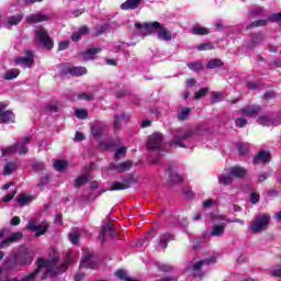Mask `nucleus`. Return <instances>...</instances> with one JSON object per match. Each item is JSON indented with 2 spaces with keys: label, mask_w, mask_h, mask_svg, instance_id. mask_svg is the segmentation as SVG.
Segmentation results:
<instances>
[{
  "label": "nucleus",
  "mask_w": 281,
  "mask_h": 281,
  "mask_svg": "<svg viewBox=\"0 0 281 281\" xmlns=\"http://www.w3.org/2000/svg\"><path fill=\"white\" fill-rule=\"evenodd\" d=\"M87 180H88V178L86 175L77 178L75 181V188H80V186H85V183H87Z\"/></svg>",
  "instance_id": "nucleus-49"
},
{
  "label": "nucleus",
  "mask_w": 281,
  "mask_h": 281,
  "mask_svg": "<svg viewBox=\"0 0 281 281\" xmlns=\"http://www.w3.org/2000/svg\"><path fill=\"white\" fill-rule=\"evenodd\" d=\"M226 172H228V175L235 179H243V177H247V169L238 165L228 168Z\"/></svg>",
  "instance_id": "nucleus-14"
},
{
  "label": "nucleus",
  "mask_w": 281,
  "mask_h": 281,
  "mask_svg": "<svg viewBox=\"0 0 281 281\" xmlns=\"http://www.w3.org/2000/svg\"><path fill=\"white\" fill-rule=\"evenodd\" d=\"M80 238V229L75 228L69 233V240L72 245H78V239Z\"/></svg>",
  "instance_id": "nucleus-34"
},
{
  "label": "nucleus",
  "mask_w": 281,
  "mask_h": 281,
  "mask_svg": "<svg viewBox=\"0 0 281 281\" xmlns=\"http://www.w3.org/2000/svg\"><path fill=\"white\" fill-rule=\"evenodd\" d=\"M213 262H216V258L211 257L201 261L191 262L189 265V269L193 271V273H196L198 271H201V267H203V265H212Z\"/></svg>",
  "instance_id": "nucleus-15"
},
{
  "label": "nucleus",
  "mask_w": 281,
  "mask_h": 281,
  "mask_svg": "<svg viewBox=\"0 0 281 281\" xmlns=\"http://www.w3.org/2000/svg\"><path fill=\"white\" fill-rule=\"evenodd\" d=\"M216 204V201L214 200H205L203 202V207L204 210H207L209 207H212V205H215Z\"/></svg>",
  "instance_id": "nucleus-60"
},
{
  "label": "nucleus",
  "mask_w": 281,
  "mask_h": 281,
  "mask_svg": "<svg viewBox=\"0 0 281 281\" xmlns=\"http://www.w3.org/2000/svg\"><path fill=\"white\" fill-rule=\"evenodd\" d=\"M187 65L191 71H203L205 69V66L201 61L189 63Z\"/></svg>",
  "instance_id": "nucleus-38"
},
{
  "label": "nucleus",
  "mask_w": 281,
  "mask_h": 281,
  "mask_svg": "<svg viewBox=\"0 0 281 281\" xmlns=\"http://www.w3.org/2000/svg\"><path fill=\"white\" fill-rule=\"evenodd\" d=\"M16 65H21L22 67H32L34 65V53L32 50H26L25 57L15 58Z\"/></svg>",
  "instance_id": "nucleus-12"
},
{
  "label": "nucleus",
  "mask_w": 281,
  "mask_h": 281,
  "mask_svg": "<svg viewBox=\"0 0 281 281\" xmlns=\"http://www.w3.org/2000/svg\"><path fill=\"white\" fill-rule=\"evenodd\" d=\"M75 115L79 120H87V117H88L87 110H76Z\"/></svg>",
  "instance_id": "nucleus-50"
},
{
  "label": "nucleus",
  "mask_w": 281,
  "mask_h": 281,
  "mask_svg": "<svg viewBox=\"0 0 281 281\" xmlns=\"http://www.w3.org/2000/svg\"><path fill=\"white\" fill-rule=\"evenodd\" d=\"M115 276L116 278H119V280H127L128 279V276L126 274V271L125 270H117L115 272Z\"/></svg>",
  "instance_id": "nucleus-53"
},
{
  "label": "nucleus",
  "mask_w": 281,
  "mask_h": 281,
  "mask_svg": "<svg viewBox=\"0 0 281 281\" xmlns=\"http://www.w3.org/2000/svg\"><path fill=\"white\" fill-rule=\"evenodd\" d=\"M267 21L268 20H257L248 25L247 30H250V27H263V25H267Z\"/></svg>",
  "instance_id": "nucleus-45"
},
{
  "label": "nucleus",
  "mask_w": 281,
  "mask_h": 281,
  "mask_svg": "<svg viewBox=\"0 0 281 281\" xmlns=\"http://www.w3.org/2000/svg\"><path fill=\"white\" fill-rule=\"evenodd\" d=\"M209 218L212 223H221V224L213 225L210 236L212 238H221V236H224L225 235V223L229 222V220H227V217L225 215H221L217 212L211 213Z\"/></svg>",
  "instance_id": "nucleus-5"
},
{
  "label": "nucleus",
  "mask_w": 281,
  "mask_h": 281,
  "mask_svg": "<svg viewBox=\"0 0 281 281\" xmlns=\"http://www.w3.org/2000/svg\"><path fill=\"white\" fill-rule=\"evenodd\" d=\"M114 235H115V231L113 229V224L108 223L101 227L99 238L100 240H102V243H104V236H114Z\"/></svg>",
  "instance_id": "nucleus-23"
},
{
  "label": "nucleus",
  "mask_w": 281,
  "mask_h": 281,
  "mask_svg": "<svg viewBox=\"0 0 281 281\" xmlns=\"http://www.w3.org/2000/svg\"><path fill=\"white\" fill-rule=\"evenodd\" d=\"M8 106L7 103L0 102V123L1 124H14V112L8 110L5 111V108Z\"/></svg>",
  "instance_id": "nucleus-10"
},
{
  "label": "nucleus",
  "mask_w": 281,
  "mask_h": 281,
  "mask_svg": "<svg viewBox=\"0 0 281 281\" xmlns=\"http://www.w3.org/2000/svg\"><path fill=\"white\" fill-rule=\"evenodd\" d=\"M91 133L93 137H102V133H104V125L102 124H97L92 126Z\"/></svg>",
  "instance_id": "nucleus-36"
},
{
  "label": "nucleus",
  "mask_w": 281,
  "mask_h": 281,
  "mask_svg": "<svg viewBox=\"0 0 281 281\" xmlns=\"http://www.w3.org/2000/svg\"><path fill=\"white\" fill-rule=\"evenodd\" d=\"M124 120H126L125 113H121L114 116V121H113L114 131H120V128H122V122H124Z\"/></svg>",
  "instance_id": "nucleus-29"
},
{
  "label": "nucleus",
  "mask_w": 281,
  "mask_h": 281,
  "mask_svg": "<svg viewBox=\"0 0 281 281\" xmlns=\"http://www.w3.org/2000/svg\"><path fill=\"white\" fill-rule=\"evenodd\" d=\"M19 168L16 162H7L3 168V175H12Z\"/></svg>",
  "instance_id": "nucleus-37"
},
{
  "label": "nucleus",
  "mask_w": 281,
  "mask_h": 281,
  "mask_svg": "<svg viewBox=\"0 0 281 281\" xmlns=\"http://www.w3.org/2000/svg\"><path fill=\"white\" fill-rule=\"evenodd\" d=\"M49 228V224L47 222H42L41 224H36V220L29 221L26 225V229L30 232H34L35 236H43L47 229Z\"/></svg>",
  "instance_id": "nucleus-9"
},
{
  "label": "nucleus",
  "mask_w": 281,
  "mask_h": 281,
  "mask_svg": "<svg viewBox=\"0 0 281 281\" xmlns=\"http://www.w3.org/2000/svg\"><path fill=\"white\" fill-rule=\"evenodd\" d=\"M271 276H274L276 278H281V266H279L278 268L273 269L271 271Z\"/></svg>",
  "instance_id": "nucleus-64"
},
{
  "label": "nucleus",
  "mask_w": 281,
  "mask_h": 281,
  "mask_svg": "<svg viewBox=\"0 0 281 281\" xmlns=\"http://www.w3.org/2000/svg\"><path fill=\"white\" fill-rule=\"evenodd\" d=\"M79 267L80 269H95L98 263L93 259V254L90 251H85Z\"/></svg>",
  "instance_id": "nucleus-11"
},
{
  "label": "nucleus",
  "mask_w": 281,
  "mask_h": 281,
  "mask_svg": "<svg viewBox=\"0 0 281 281\" xmlns=\"http://www.w3.org/2000/svg\"><path fill=\"white\" fill-rule=\"evenodd\" d=\"M235 124L239 128H244V126H247V120H245L243 117H238V119H236Z\"/></svg>",
  "instance_id": "nucleus-54"
},
{
  "label": "nucleus",
  "mask_w": 281,
  "mask_h": 281,
  "mask_svg": "<svg viewBox=\"0 0 281 281\" xmlns=\"http://www.w3.org/2000/svg\"><path fill=\"white\" fill-rule=\"evenodd\" d=\"M147 148L154 153H161L164 150V134L159 132L151 134L147 142Z\"/></svg>",
  "instance_id": "nucleus-7"
},
{
  "label": "nucleus",
  "mask_w": 281,
  "mask_h": 281,
  "mask_svg": "<svg viewBox=\"0 0 281 281\" xmlns=\"http://www.w3.org/2000/svg\"><path fill=\"white\" fill-rule=\"evenodd\" d=\"M170 181L172 183H181V181H183V178L179 173H171Z\"/></svg>",
  "instance_id": "nucleus-51"
},
{
  "label": "nucleus",
  "mask_w": 281,
  "mask_h": 281,
  "mask_svg": "<svg viewBox=\"0 0 281 281\" xmlns=\"http://www.w3.org/2000/svg\"><path fill=\"white\" fill-rule=\"evenodd\" d=\"M269 223H271V215L261 213L251 222L250 229L254 234L265 232L269 227Z\"/></svg>",
  "instance_id": "nucleus-6"
},
{
  "label": "nucleus",
  "mask_w": 281,
  "mask_h": 281,
  "mask_svg": "<svg viewBox=\"0 0 281 281\" xmlns=\"http://www.w3.org/2000/svg\"><path fill=\"white\" fill-rule=\"evenodd\" d=\"M78 100L91 101L93 100V94L81 93L78 95Z\"/></svg>",
  "instance_id": "nucleus-57"
},
{
  "label": "nucleus",
  "mask_w": 281,
  "mask_h": 281,
  "mask_svg": "<svg viewBox=\"0 0 281 281\" xmlns=\"http://www.w3.org/2000/svg\"><path fill=\"white\" fill-rule=\"evenodd\" d=\"M258 201H260V194L256 192L250 193V203H252V205H256Z\"/></svg>",
  "instance_id": "nucleus-55"
},
{
  "label": "nucleus",
  "mask_w": 281,
  "mask_h": 281,
  "mask_svg": "<svg viewBox=\"0 0 281 281\" xmlns=\"http://www.w3.org/2000/svg\"><path fill=\"white\" fill-rule=\"evenodd\" d=\"M0 281H16V279H10L7 276H3V268H0Z\"/></svg>",
  "instance_id": "nucleus-63"
},
{
  "label": "nucleus",
  "mask_w": 281,
  "mask_h": 281,
  "mask_svg": "<svg viewBox=\"0 0 281 281\" xmlns=\"http://www.w3.org/2000/svg\"><path fill=\"white\" fill-rule=\"evenodd\" d=\"M136 27L138 30H145V32H148L149 34L156 32L160 41H171L172 38V34L170 33V31L161 27V24L159 22L145 23L143 25L140 23H136Z\"/></svg>",
  "instance_id": "nucleus-4"
},
{
  "label": "nucleus",
  "mask_w": 281,
  "mask_h": 281,
  "mask_svg": "<svg viewBox=\"0 0 281 281\" xmlns=\"http://www.w3.org/2000/svg\"><path fill=\"white\" fill-rule=\"evenodd\" d=\"M67 166H69V164L66 160H56L54 164V169L57 172H65V170H67Z\"/></svg>",
  "instance_id": "nucleus-32"
},
{
  "label": "nucleus",
  "mask_w": 281,
  "mask_h": 281,
  "mask_svg": "<svg viewBox=\"0 0 281 281\" xmlns=\"http://www.w3.org/2000/svg\"><path fill=\"white\" fill-rule=\"evenodd\" d=\"M207 88H202L200 89L193 97V100H201V98H203L204 95H207Z\"/></svg>",
  "instance_id": "nucleus-48"
},
{
  "label": "nucleus",
  "mask_w": 281,
  "mask_h": 281,
  "mask_svg": "<svg viewBox=\"0 0 281 281\" xmlns=\"http://www.w3.org/2000/svg\"><path fill=\"white\" fill-rule=\"evenodd\" d=\"M257 122L258 124H260V126H273V120H271V117L266 115L259 116Z\"/></svg>",
  "instance_id": "nucleus-35"
},
{
  "label": "nucleus",
  "mask_w": 281,
  "mask_h": 281,
  "mask_svg": "<svg viewBox=\"0 0 281 281\" xmlns=\"http://www.w3.org/2000/svg\"><path fill=\"white\" fill-rule=\"evenodd\" d=\"M32 260H34V258L32 255H27V247L22 246L18 252H14L9 257V259L3 263L2 269L12 271V269H16V267L32 265Z\"/></svg>",
  "instance_id": "nucleus-2"
},
{
  "label": "nucleus",
  "mask_w": 281,
  "mask_h": 281,
  "mask_svg": "<svg viewBox=\"0 0 281 281\" xmlns=\"http://www.w3.org/2000/svg\"><path fill=\"white\" fill-rule=\"evenodd\" d=\"M260 113V106L259 105H249L244 109H241V115H245L246 117H256Z\"/></svg>",
  "instance_id": "nucleus-19"
},
{
  "label": "nucleus",
  "mask_w": 281,
  "mask_h": 281,
  "mask_svg": "<svg viewBox=\"0 0 281 281\" xmlns=\"http://www.w3.org/2000/svg\"><path fill=\"white\" fill-rule=\"evenodd\" d=\"M211 102L213 104H216V102H223V94L220 93V92H213L212 98H211Z\"/></svg>",
  "instance_id": "nucleus-47"
},
{
  "label": "nucleus",
  "mask_w": 281,
  "mask_h": 281,
  "mask_svg": "<svg viewBox=\"0 0 281 281\" xmlns=\"http://www.w3.org/2000/svg\"><path fill=\"white\" fill-rule=\"evenodd\" d=\"M172 240V235L165 233L160 236L159 243L157 245L158 249H166L168 247V241Z\"/></svg>",
  "instance_id": "nucleus-26"
},
{
  "label": "nucleus",
  "mask_w": 281,
  "mask_h": 281,
  "mask_svg": "<svg viewBox=\"0 0 281 281\" xmlns=\"http://www.w3.org/2000/svg\"><path fill=\"white\" fill-rule=\"evenodd\" d=\"M27 23L34 25V23H43V21H49V16L43 13H34L26 18Z\"/></svg>",
  "instance_id": "nucleus-21"
},
{
  "label": "nucleus",
  "mask_w": 281,
  "mask_h": 281,
  "mask_svg": "<svg viewBox=\"0 0 281 281\" xmlns=\"http://www.w3.org/2000/svg\"><path fill=\"white\" fill-rule=\"evenodd\" d=\"M21 21H23L22 13L11 15V16L7 18V21L4 22V27L10 30L12 26L19 25V23H21Z\"/></svg>",
  "instance_id": "nucleus-20"
},
{
  "label": "nucleus",
  "mask_w": 281,
  "mask_h": 281,
  "mask_svg": "<svg viewBox=\"0 0 281 281\" xmlns=\"http://www.w3.org/2000/svg\"><path fill=\"white\" fill-rule=\"evenodd\" d=\"M18 203L19 205H27L29 203H32V196L26 194H21L18 196Z\"/></svg>",
  "instance_id": "nucleus-39"
},
{
  "label": "nucleus",
  "mask_w": 281,
  "mask_h": 281,
  "mask_svg": "<svg viewBox=\"0 0 281 281\" xmlns=\"http://www.w3.org/2000/svg\"><path fill=\"white\" fill-rule=\"evenodd\" d=\"M252 161H254L255 166H258L260 164H269V161H271V153H269V150H260L254 157Z\"/></svg>",
  "instance_id": "nucleus-13"
},
{
  "label": "nucleus",
  "mask_w": 281,
  "mask_h": 281,
  "mask_svg": "<svg viewBox=\"0 0 281 281\" xmlns=\"http://www.w3.org/2000/svg\"><path fill=\"white\" fill-rule=\"evenodd\" d=\"M218 67H223V61L221 59H211L206 65V69H216Z\"/></svg>",
  "instance_id": "nucleus-40"
},
{
  "label": "nucleus",
  "mask_w": 281,
  "mask_h": 281,
  "mask_svg": "<svg viewBox=\"0 0 281 281\" xmlns=\"http://www.w3.org/2000/svg\"><path fill=\"white\" fill-rule=\"evenodd\" d=\"M210 33V29L205 26H201L199 24L194 25L192 27V34H195V36H205Z\"/></svg>",
  "instance_id": "nucleus-27"
},
{
  "label": "nucleus",
  "mask_w": 281,
  "mask_h": 281,
  "mask_svg": "<svg viewBox=\"0 0 281 281\" xmlns=\"http://www.w3.org/2000/svg\"><path fill=\"white\" fill-rule=\"evenodd\" d=\"M158 269L160 271H165V273H168V271H172V266L168 263H158Z\"/></svg>",
  "instance_id": "nucleus-52"
},
{
  "label": "nucleus",
  "mask_w": 281,
  "mask_h": 281,
  "mask_svg": "<svg viewBox=\"0 0 281 281\" xmlns=\"http://www.w3.org/2000/svg\"><path fill=\"white\" fill-rule=\"evenodd\" d=\"M124 157H126V147H120L119 149H116L114 154V159L117 161L119 159H122Z\"/></svg>",
  "instance_id": "nucleus-44"
},
{
  "label": "nucleus",
  "mask_w": 281,
  "mask_h": 281,
  "mask_svg": "<svg viewBox=\"0 0 281 281\" xmlns=\"http://www.w3.org/2000/svg\"><path fill=\"white\" fill-rule=\"evenodd\" d=\"M100 52H102L101 47L88 48L83 53V59L85 60H93L95 58L97 54H100Z\"/></svg>",
  "instance_id": "nucleus-25"
},
{
  "label": "nucleus",
  "mask_w": 281,
  "mask_h": 281,
  "mask_svg": "<svg viewBox=\"0 0 281 281\" xmlns=\"http://www.w3.org/2000/svg\"><path fill=\"white\" fill-rule=\"evenodd\" d=\"M35 38L46 49H52L54 47V43H52V37H49V33H47V31L43 27L35 30Z\"/></svg>",
  "instance_id": "nucleus-8"
},
{
  "label": "nucleus",
  "mask_w": 281,
  "mask_h": 281,
  "mask_svg": "<svg viewBox=\"0 0 281 281\" xmlns=\"http://www.w3.org/2000/svg\"><path fill=\"white\" fill-rule=\"evenodd\" d=\"M33 168L35 170H45V164L41 162V161H36L33 164Z\"/></svg>",
  "instance_id": "nucleus-61"
},
{
  "label": "nucleus",
  "mask_w": 281,
  "mask_h": 281,
  "mask_svg": "<svg viewBox=\"0 0 281 281\" xmlns=\"http://www.w3.org/2000/svg\"><path fill=\"white\" fill-rule=\"evenodd\" d=\"M252 43L250 44V48L256 47V45H258V43H262V41H265V37L262 36V34L257 33L255 35H252Z\"/></svg>",
  "instance_id": "nucleus-43"
},
{
  "label": "nucleus",
  "mask_w": 281,
  "mask_h": 281,
  "mask_svg": "<svg viewBox=\"0 0 281 281\" xmlns=\"http://www.w3.org/2000/svg\"><path fill=\"white\" fill-rule=\"evenodd\" d=\"M46 111H50V113H58V105L56 103H50L46 106Z\"/></svg>",
  "instance_id": "nucleus-56"
},
{
  "label": "nucleus",
  "mask_w": 281,
  "mask_h": 281,
  "mask_svg": "<svg viewBox=\"0 0 281 281\" xmlns=\"http://www.w3.org/2000/svg\"><path fill=\"white\" fill-rule=\"evenodd\" d=\"M238 150L239 155H247V153H249V147L247 145H239Z\"/></svg>",
  "instance_id": "nucleus-58"
},
{
  "label": "nucleus",
  "mask_w": 281,
  "mask_h": 281,
  "mask_svg": "<svg viewBox=\"0 0 281 281\" xmlns=\"http://www.w3.org/2000/svg\"><path fill=\"white\" fill-rule=\"evenodd\" d=\"M19 74H21V70L16 68L10 69L4 74V80H14V78H19Z\"/></svg>",
  "instance_id": "nucleus-33"
},
{
  "label": "nucleus",
  "mask_w": 281,
  "mask_h": 281,
  "mask_svg": "<svg viewBox=\"0 0 281 281\" xmlns=\"http://www.w3.org/2000/svg\"><path fill=\"white\" fill-rule=\"evenodd\" d=\"M139 3H142V0H126L124 3L121 4V9L137 10V8H139Z\"/></svg>",
  "instance_id": "nucleus-24"
},
{
  "label": "nucleus",
  "mask_w": 281,
  "mask_h": 281,
  "mask_svg": "<svg viewBox=\"0 0 281 281\" xmlns=\"http://www.w3.org/2000/svg\"><path fill=\"white\" fill-rule=\"evenodd\" d=\"M194 135H203V126L198 127H183L176 130L173 132V140L170 142V146H176L178 148H186L183 145L184 139H190Z\"/></svg>",
  "instance_id": "nucleus-3"
},
{
  "label": "nucleus",
  "mask_w": 281,
  "mask_h": 281,
  "mask_svg": "<svg viewBox=\"0 0 281 281\" xmlns=\"http://www.w3.org/2000/svg\"><path fill=\"white\" fill-rule=\"evenodd\" d=\"M132 183H135V180L125 179V180H123V182H114V183H112L110 191L113 192L115 190H128V188H131Z\"/></svg>",
  "instance_id": "nucleus-18"
},
{
  "label": "nucleus",
  "mask_w": 281,
  "mask_h": 281,
  "mask_svg": "<svg viewBox=\"0 0 281 281\" xmlns=\"http://www.w3.org/2000/svg\"><path fill=\"white\" fill-rule=\"evenodd\" d=\"M20 238H23V233L18 232L10 236V238L5 239L0 244V249H3L5 247H10V243H14V240H19ZM3 251H0V260H3Z\"/></svg>",
  "instance_id": "nucleus-16"
},
{
  "label": "nucleus",
  "mask_w": 281,
  "mask_h": 281,
  "mask_svg": "<svg viewBox=\"0 0 281 281\" xmlns=\"http://www.w3.org/2000/svg\"><path fill=\"white\" fill-rule=\"evenodd\" d=\"M59 50L63 52L69 47V41L59 42Z\"/></svg>",
  "instance_id": "nucleus-62"
},
{
  "label": "nucleus",
  "mask_w": 281,
  "mask_h": 281,
  "mask_svg": "<svg viewBox=\"0 0 281 281\" xmlns=\"http://www.w3.org/2000/svg\"><path fill=\"white\" fill-rule=\"evenodd\" d=\"M131 168H133V161L126 160L117 165H112L110 168V172H113V170H115L116 172H128Z\"/></svg>",
  "instance_id": "nucleus-17"
},
{
  "label": "nucleus",
  "mask_w": 281,
  "mask_h": 281,
  "mask_svg": "<svg viewBox=\"0 0 281 281\" xmlns=\"http://www.w3.org/2000/svg\"><path fill=\"white\" fill-rule=\"evenodd\" d=\"M199 52H207L210 49H214V45L212 43H204L198 45Z\"/></svg>",
  "instance_id": "nucleus-46"
},
{
  "label": "nucleus",
  "mask_w": 281,
  "mask_h": 281,
  "mask_svg": "<svg viewBox=\"0 0 281 281\" xmlns=\"http://www.w3.org/2000/svg\"><path fill=\"white\" fill-rule=\"evenodd\" d=\"M85 34H89V29L87 26H81L77 33H74L71 41L78 42Z\"/></svg>",
  "instance_id": "nucleus-30"
},
{
  "label": "nucleus",
  "mask_w": 281,
  "mask_h": 281,
  "mask_svg": "<svg viewBox=\"0 0 281 281\" xmlns=\"http://www.w3.org/2000/svg\"><path fill=\"white\" fill-rule=\"evenodd\" d=\"M268 21H272L273 23L281 21V13H273L272 15H270Z\"/></svg>",
  "instance_id": "nucleus-59"
},
{
  "label": "nucleus",
  "mask_w": 281,
  "mask_h": 281,
  "mask_svg": "<svg viewBox=\"0 0 281 281\" xmlns=\"http://www.w3.org/2000/svg\"><path fill=\"white\" fill-rule=\"evenodd\" d=\"M2 157H10V155H13V153H16V147L15 145L4 147L1 149Z\"/></svg>",
  "instance_id": "nucleus-41"
},
{
  "label": "nucleus",
  "mask_w": 281,
  "mask_h": 281,
  "mask_svg": "<svg viewBox=\"0 0 281 281\" xmlns=\"http://www.w3.org/2000/svg\"><path fill=\"white\" fill-rule=\"evenodd\" d=\"M218 183L221 186H229V184H232V175H229V171H227V173H222L218 177Z\"/></svg>",
  "instance_id": "nucleus-31"
},
{
  "label": "nucleus",
  "mask_w": 281,
  "mask_h": 281,
  "mask_svg": "<svg viewBox=\"0 0 281 281\" xmlns=\"http://www.w3.org/2000/svg\"><path fill=\"white\" fill-rule=\"evenodd\" d=\"M31 139L30 136H26L22 142L15 144L16 153H19V155H27V144H30Z\"/></svg>",
  "instance_id": "nucleus-22"
},
{
  "label": "nucleus",
  "mask_w": 281,
  "mask_h": 281,
  "mask_svg": "<svg viewBox=\"0 0 281 281\" xmlns=\"http://www.w3.org/2000/svg\"><path fill=\"white\" fill-rule=\"evenodd\" d=\"M50 261L44 258L37 259V268L22 278L21 281H34L36 277H40L41 280H45V278H50L52 276H60V273H65L69 269V265L74 262V255L71 252H67L64 261L59 267L56 266L58 262V250L53 248L49 255Z\"/></svg>",
  "instance_id": "nucleus-1"
},
{
  "label": "nucleus",
  "mask_w": 281,
  "mask_h": 281,
  "mask_svg": "<svg viewBox=\"0 0 281 281\" xmlns=\"http://www.w3.org/2000/svg\"><path fill=\"white\" fill-rule=\"evenodd\" d=\"M192 110L190 108H183L179 113H178V120L180 122H183V120H188V115H190V112Z\"/></svg>",
  "instance_id": "nucleus-42"
},
{
  "label": "nucleus",
  "mask_w": 281,
  "mask_h": 281,
  "mask_svg": "<svg viewBox=\"0 0 281 281\" xmlns=\"http://www.w3.org/2000/svg\"><path fill=\"white\" fill-rule=\"evenodd\" d=\"M68 74L75 77L85 76V74H87V68L82 66L71 67L68 69Z\"/></svg>",
  "instance_id": "nucleus-28"
}]
</instances>
